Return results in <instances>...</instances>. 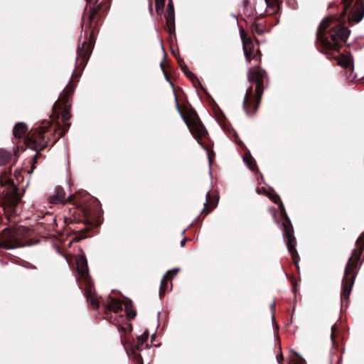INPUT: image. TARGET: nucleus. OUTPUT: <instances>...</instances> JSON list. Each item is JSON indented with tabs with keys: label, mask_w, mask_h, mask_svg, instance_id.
<instances>
[{
	"label": "nucleus",
	"mask_w": 364,
	"mask_h": 364,
	"mask_svg": "<svg viewBox=\"0 0 364 364\" xmlns=\"http://www.w3.org/2000/svg\"><path fill=\"white\" fill-rule=\"evenodd\" d=\"M329 20H323L317 30V39L321 44L327 49L338 50L341 45L336 30L331 31L329 36L325 33V30L328 27Z\"/></svg>",
	"instance_id": "f257e3e1"
},
{
	"label": "nucleus",
	"mask_w": 364,
	"mask_h": 364,
	"mask_svg": "<svg viewBox=\"0 0 364 364\" xmlns=\"http://www.w3.org/2000/svg\"><path fill=\"white\" fill-rule=\"evenodd\" d=\"M354 0H341L343 6V15L355 23L360 22L364 17V0H357L353 5Z\"/></svg>",
	"instance_id": "f03ea898"
},
{
	"label": "nucleus",
	"mask_w": 364,
	"mask_h": 364,
	"mask_svg": "<svg viewBox=\"0 0 364 364\" xmlns=\"http://www.w3.org/2000/svg\"><path fill=\"white\" fill-rule=\"evenodd\" d=\"M358 257L356 256V251L354 250L350 258L349 259L348 264L345 269V277L343 279V288L341 296L342 299H346L349 297L351 292V289L354 283L355 277H348L350 272V269L355 265Z\"/></svg>",
	"instance_id": "7ed1b4c3"
},
{
	"label": "nucleus",
	"mask_w": 364,
	"mask_h": 364,
	"mask_svg": "<svg viewBox=\"0 0 364 364\" xmlns=\"http://www.w3.org/2000/svg\"><path fill=\"white\" fill-rule=\"evenodd\" d=\"M266 75V72L257 68H252L248 75L247 79L249 82H255L257 83L255 92L257 95V102H259L262 92L263 90L262 80Z\"/></svg>",
	"instance_id": "20e7f679"
},
{
	"label": "nucleus",
	"mask_w": 364,
	"mask_h": 364,
	"mask_svg": "<svg viewBox=\"0 0 364 364\" xmlns=\"http://www.w3.org/2000/svg\"><path fill=\"white\" fill-rule=\"evenodd\" d=\"M284 228V235L287 237V246L288 248V251L291 254L292 258L294 260V263L298 266L299 262L296 260V257H298V252L296 249V238L294 236V232L292 228L286 223H283Z\"/></svg>",
	"instance_id": "39448f33"
},
{
	"label": "nucleus",
	"mask_w": 364,
	"mask_h": 364,
	"mask_svg": "<svg viewBox=\"0 0 364 364\" xmlns=\"http://www.w3.org/2000/svg\"><path fill=\"white\" fill-rule=\"evenodd\" d=\"M20 245H18V242L15 234L7 230H4L2 239L0 240V247H3L7 250H13Z\"/></svg>",
	"instance_id": "423d86ee"
},
{
	"label": "nucleus",
	"mask_w": 364,
	"mask_h": 364,
	"mask_svg": "<svg viewBox=\"0 0 364 364\" xmlns=\"http://www.w3.org/2000/svg\"><path fill=\"white\" fill-rule=\"evenodd\" d=\"M18 191L17 186L9 179L0 178V193L9 197L14 196Z\"/></svg>",
	"instance_id": "0eeeda50"
},
{
	"label": "nucleus",
	"mask_w": 364,
	"mask_h": 364,
	"mask_svg": "<svg viewBox=\"0 0 364 364\" xmlns=\"http://www.w3.org/2000/svg\"><path fill=\"white\" fill-rule=\"evenodd\" d=\"M241 39L245 58L247 62H250L252 60V54L253 50L252 42L250 38L245 36L243 33H241Z\"/></svg>",
	"instance_id": "6e6552de"
},
{
	"label": "nucleus",
	"mask_w": 364,
	"mask_h": 364,
	"mask_svg": "<svg viewBox=\"0 0 364 364\" xmlns=\"http://www.w3.org/2000/svg\"><path fill=\"white\" fill-rule=\"evenodd\" d=\"M91 53L90 45H87L86 42H83L82 43L81 47H78L77 49V58L76 60H81L80 63H86L88 60L90 55Z\"/></svg>",
	"instance_id": "1a4fd4ad"
},
{
	"label": "nucleus",
	"mask_w": 364,
	"mask_h": 364,
	"mask_svg": "<svg viewBox=\"0 0 364 364\" xmlns=\"http://www.w3.org/2000/svg\"><path fill=\"white\" fill-rule=\"evenodd\" d=\"M76 267L80 277L85 278L88 273V267L87 259L84 256L77 257Z\"/></svg>",
	"instance_id": "9d476101"
},
{
	"label": "nucleus",
	"mask_w": 364,
	"mask_h": 364,
	"mask_svg": "<svg viewBox=\"0 0 364 364\" xmlns=\"http://www.w3.org/2000/svg\"><path fill=\"white\" fill-rule=\"evenodd\" d=\"M179 270H180L179 268L176 267V268H173L172 269L167 271L166 274L164 275V277L161 279V287H160V290H159L160 294L162 291H165L168 281L169 279H171L175 275H176L178 274V272H179Z\"/></svg>",
	"instance_id": "9b49d317"
},
{
	"label": "nucleus",
	"mask_w": 364,
	"mask_h": 364,
	"mask_svg": "<svg viewBox=\"0 0 364 364\" xmlns=\"http://www.w3.org/2000/svg\"><path fill=\"white\" fill-rule=\"evenodd\" d=\"M28 131V126L24 122H18L13 129V134L15 138H21Z\"/></svg>",
	"instance_id": "f8f14e48"
},
{
	"label": "nucleus",
	"mask_w": 364,
	"mask_h": 364,
	"mask_svg": "<svg viewBox=\"0 0 364 364\" xmlns=\"http://www.w3.org/2000/svg\"><path fill=\"white\" fill-rule=\"evenodd\" d=\"M338 33V38L340 41L346 42L349 37L350 31L345 27H341L336 30Z\"/></svg>",
	"instance_id": "ddd939ff"
},
{
	"label": "nucleus",
	"mask_w": 364,
	"mask_h": 364,
	"mask_svg": "<svg viewBox=\"0 0 364 364\" xmlns=\"http://www.w3.org/2000/svg\"><path fill=\"white\" fill-rule=\"evenodd\" d=\"M11 154L9 151L0 149V166L6 164L11 159Z\"/></svg>",
	"instance_id": "4468645a"
},
{
	"label": "nucleus",
	"mask_w": 364,
	"mask_h": 364,
	"mask_svg": "<svg viewBox=\"0 0 364 364\" xmlns=\"http://www.w3.org/2000/svg\"><path fill=\"white\" fill-rule=\"evenodd\" d=\"M124 309L127 312V316L132 318L136 316V313L132 309V303L130 299H126V301L124 304Z\"/></svg>",
	"instance_id": "2eb2a0df"
},
{
	"label": "nucleus",
	"mask_w": 364,
	"mask_h": 364,
	"mask_svg": "<svg viewBox=\"0 0 364 364\" xmlns=\"http://www.w3.org/2000/svg\"><path fill=\"white\" fill-rule=\"evenodd\" d=\"M243 161L247 164L248 168L253 171L255 166V161L254 158L250 155V154H246L245 156H243Z\"/></svg>",
	"instance_id": "dca6fc26"
},
{
	"label": "nucleus",
	"mask_w": 364,
	"mask_h": 364,
	"mask_svg": "<svg viewBox=\"0 0 364 364\" xmlns=\"http://www.w3.org/2000/svg\"><path fill=\"white\" fill-rule=\"evenodd\" d=\"M65 194L63 189L60 188L59 189H58L56 195L53 198H51V201H53V202H56V201L63 202V200L65 199Z\"/></svg>",
	"instance_id": "f3484780"
},
{
	"label": "nucleus",
	"mask_w": 364,
	"mask_h": 364,
	"mask_svg": "<svg viewBox=\"0 0 364 364\" xmlns=\"http://www.w3.org/2000/svg\"><path fill=\"white\" fill-rule=\"evenodd\" d=\"M92 1L93 0H87V4L89 5L90 9V14L89 16V19H90V20H92L95 18V16L97 14V9H98V7L96 6L95 5L92 6Z\"/></svg>",
	"instance_id": "a211bd4d"
},
{
	"label": "nucleus",
	"mask_w": 364,
	"mask_h": 364,
	"mask_svg": "<svg viewBox=\"0 0 364 364\" xmlns=\"http://www.w3.org/2000/svg\"><path fill=\"white\" fill-rule=\"evenodd\" d=\"M270 199L272 200L273 203L276 204L278 203L279 202L280 203L281 213L282 214H284L285 216H287L285 208L284 207L283 203L281 201L280 197L278 195H276L274 196L270 197Z\"/></svg>",
	"instance_id": "6ab92c4d"
},
{
	"label": "nucleus",
	"mask_w": 364,
	"mask_h": 364,
	"mask_svg": "<svg viewBox=\"0 0 364 364\" xmlns=\"http://www.w3.org/2000/svg\"><path fill=\"white\" fill-rule=\"evenodd\" d=\"M196 130L198 133V134L201 136H205L207 134V131L204 126L201 124L200 122L196 123Z\"/></svg>",
	"instance_id": "aec40b11"
},
{
	"label": "nucleus",
	"mask_w": 364,
	"mask_h": 364,
	"mask_svg": "<svg viewBox=\"0 0 364 364\" xmlns=\"http://www.w3.org/2000/svg\"><path fill=\"white\" fill-rule=\"evenodd\" d=\"M112 309L114 312H118L123 308L122 304L117 299H112Z\"/></svg>",
	"instance_id": "412c9836"
},
{
	"label": "nucleus",
	"mask_w": 364,
	"mask_h": 364,
	"mask_svg": "<svg viewBox=\"0 0 364 364\" xmlns=\"http://www.w3.org/2000/svg\"><path fill=\"white\" fill-rule=\"evenodd\" d=\"M166 20V26L168 27V31L171 34L175 33V19H168Z\"/></svg>",
	"instance_id": "4be33fe9"
},
{
	"label": "nucleus",
	"mask_w": 364,
	"mask_h": 364,
	"mask_svg": "<svg viewBox=\"0 0 364 364\" xmlns=\"http://www.w3.org/2000/svg\"><path fill=\"white\" fill-rule=\"evenodd\" d=\"M155 4H156V10L159 13V11L163 10V9L164 7V4H165V0H155Z\"/></svg>",
	"instance_id": "5701e85b"
},
{
	"label": "nucleus",
	"mask_w": 364,
	"mask_h": 364,
	"mask_svg": "<svg viewBox=\"0 0 364 364\" xmlns=\"http://www.w3.org/2000/svg\"><path fill=\"white\" fill-rule=\"evenodd\" d=\"M297 358L291 361V364H305V360L303 357L299 355L297 352H294Z\"/></svg>",
	"instance_id": "b1692460"
},
{
	"label": "nucleus",
	"mask_w": 364,
	"mask_h": 364,
	"mask_svg": "<svg viewBox=\"0 0 364 364\" xmlns=\"http://www.w3.org/2000/svg\"><path fill=\"white\" fill-rule=\"evenodd\" d=\"M134 358L136 364H144V361L141 354L134 353Z\"/></svg>",
	"instance_id": "393cba45"
},
{
	"label": "nucleus",
	"mask_w": 364,
	"mask_h": 364,
	"mask_svg": "<svg viewBox=\"0 0 364 364\" xmlns=\"http://www.w3.org/2000/svg\"><path fill=\"white\" fill-rule=\"evenodd\" d=\"M181 69H182L183 72L184 73V74H185L186 76H188V77H190L191 76H193V73H191V72L188 69V68H187V66H186V65H182L181 64Z\"/></svg>",
	"instance_id": "a878e982"
},
{
	"label": "nucleus",
	"mask_w": 364,
	"mask_h": 364,
	"mask_svg": "<svg viewBox=\"0 0 364 364\" xmlns=\"http://www.w3.org/2000/svg\"><path fill=\"white\" fill-rule=\"evenodd\" d=\"M166 18L168 19H175V12L174 10H167Z\"/></svg>",
	"instance_id": "bb28decb"
},
{
	"label": "nucleus",
	"mask_w": 364,
	"mask_h": 364,
	"mask_svg": "<svg viewBox=\"0 0 364 364\" xmlns=\"http://www.w3.org/2000/svg\"><path fill=\"white\" fill-rule=\"evenodd\" d=\"M250 92V90L247 91V92L244 97V99H243V109L247 115H249V111L246 108V104H247V96L249 95Z\"/></svg>",
	"instance_id": "cd10ccee"
},
{
	"label": "nucleus",
	"mask_w": 364,
	"mask_h": 364,
	"mask_svg": "<svg viewBox=\"0 0 364 364\" xmlns=\"http://www.w3.org/2000/svg\"><path fill=\"white\" fill-rule=\"evenodd\" d=\"M63 121H67L70 118V114L68 110H65L62 114Z\"/></svg>",
	"instance_id": "c85d7f7f"
},
{
	"label": "nucleus",
	"mask_w": 364,
	"mask_h": 364,
	"mask_svg": "<svg viewBox=\"0 0 364 364\" xmlns=\"http://www.w3.org/2000/svg\"><path fill=\"white\" fill-rule=\"evenodd\" d=\"M205 196H206V200H205V202L204 203V208H203L202 212L205 211V208L208 205V203H209L208 200H209L210 197V191H208V192L206 193Z\"/></svg>",
	"instance_id": "c756f323"
},
{
	"label": "nucleus",
	"mask_w": 364,
	"mask_h": 364,
	"mask_svg": "<svg viewBox=\"0 0 364 364\" xmlns=\"http://www.w3.org/2000/svg\"><path fill=\"white\" fill-rule=\"evenodd\" d=\"M90 303H91V304H92V306L93 307H95V308H98V306H99V303H98V301H97L95 299H94V298H92H92H90Z\"/></svg>",
	"instance_id": "7c9ffc66"
},
{
	"label": "nucleus",
	"mask_w": 364,
	"mask_h": 364,
	"mask_svg": "<svg viewBox=\"0 0 364 364\" xmlns=\"http://www.w3.org/2000/svg\"><path fill=\"white\" fill-rule=\"evenodd\" d=\"M167 10H174L173 3L170 1L167 6Z\"/></svg>",
	"instance_id": "2f4dec72"
},
{
	"label": "nucleus",
	"mask_w": 364,
	"mask_h": 364,
	"mask_svg": "<svg viewBox=\"0 0 364 364\" xmlns=\"http://www.w3.org/2000/svg\"><path fill=\"white\" fill-rule=\"evenodd\" d=\"M255 31H256L258 34H262V33H263V29L259 28L258 26H257V27H256V28H255Z\"/></svg>",
	"instance_id": "473e14b6"
},
{
	"label": "nucleus",
	"mask_w": 364,
	"mask_h": 364,
	"mask_svg": "<svg viewBox=\"0 0 364 364\" xmlns=\"http://www.w3.org/2000/svg\"><path fill=\"white\" fill-rule=\"evenodd\" d=\"M142 346H143V343H140V344H137V345L136 346V349L137 350H142V348H142Z\"/></svg>",
	"instance_id": "72a5a7b5"
},
{
	"label": "nucleus",
	"mask_w": 364,
	"mask_h": 364,
	"mask_svg": "<svg viewBox=\"0 0 364 364\" xmlns=\"http://www.w3.org/2000/svg\"><path fill=\"white\" fill-rule=\"evenodd\" d=\"M264 3L265 4L266 6H265V9L269 7L270 5L269 4V1L268 0H264Z\"/></svg>",
	"instance_id": "f704fd0d"
},
{
	"label": "nucleus",
	"mask_w": 364,
	"mask_h": 364,
	"mask_svg": "<svg viewBox=\"0 0 364 364\" xmlns=\"http://www.w3.org/2000/svg\"><path fill=\"white\" fill-rule=\"evenodd\" d=\"M180 244H181V245L182 247L185 246V244H186V240H185V239L182 240L181 241Z\"/></svg>",
	"instance_id": "c9c22d12"
},
{
	"label": "nucleus",
	"mask_w": 364,
	"mask_h": 364,
	"mask_svg": "<svg viewBox=\"0 0 364 364\" xmlns=\"http://www.w3.org/2000/svg\"><path fill=\"white\" fill-rule=\"evenodd\" d=\"M176 107H177V109H178V112H181V111H180V108H179V105H178V104L177 98H176Z\"/></svg>",
	"instance_id": "e433bc0d"
},
{
	"label": "nucleus",
	"mask_w": 364,
	"mask_h": 364,
	"mask_svg": "<svg viewBox=\"0 0 364 364\" xmlns=\"http://www.w3.org/2000/svg\"><path fill=\"white\" fill-rule=\"evenodd\" d=\"M362 240H363L362 236H360L359 238L357 240V242L358 243V242H361Z\"/></svg>",
	"instance_id": "4c0bfd02"
},
{
	"label": "nucleus",
	"mask_w": 364,
	"mask_h": 364,
	"mask_svg": "<svg viewBox=\"0 0 364 364\" xmlns=\"http://www.w3.org/2000/svg\"><path fill=\"white\" fill-rule=\"evenodd\" d=\"M160 67H161V68L162 69V70H163L164 73L165 74V72H164V67H163V63H161V64H160Z\"/></svg>",
	"instance_id": "58836bf2"
},
{
	"label": "nucleus",
	"mask_w": 364,
	"mask_h": 364,
	"mask_svg": "<svg viewBox=\"0 0 364 364\" xmlns=\"http://www.w3.org/2000/svg\"><path fill=\"white\" fill-rule=\"evenodd\" d=\"M208 159H209V164H210L211 159H210V156L209 154H208Z\"/></svg>",
	"instance_id": "ea45409f"
},
{
	"label": "nucleus",
	"mask_w": 364,
	"mask_h": 364,
	"mask_svg": "<svg viewBox=\"0 0 364 364\" xmlns=\"http://www.w3.org/2000/svg\"><path fill=\"white\" fill-rule=\"evenodd\" d=\"M282 358H283V356L282 355V356H281V358H277V362H278V363H279V362H280V360H281V359H282Z\"/></svg>",
	"instance_id": "a19ab883"
},
{
	"label": "nucleus",
	"mask_w": 364,
	"mask_h": 364,
	"mask_svg": "<svg viewBox=\"0 0 364 364\" xmlns=\"http://www.w3.org/2000/svg\"><path fill=\"white\" fill-rule=\"evenodd\" d=\"M282 358H283V356L282 355V356H281V358H277V362H278V363H279V362H280V360H281V359H282Z\"/></svg>",
	"instance_id": "79ce46f5"
},
{
	"label": "nucleus",
	"mask_w": 364,
	"mask_h": 364,
	"mask_svg": "<svg viewBox=\"0 0 364 364\" xmlns=\"http://www.w3.org/2000/svg\"><path fill=\"white\" fill-rule=\"evenodd\" d=\"M282 358H283V356L282 355V356H281V358H277V362H278V363H279V362H280V360H281V359H282Z\"/></svg>",
	"instance_id": "37998d69"
},
{
	"label": "nucleus",
	"mask_w": 364,
	"mask_h": 364,
	"mask_svg": "<svg viewBox=\"0 0 364 364\" xmlns=\"http://www.w3.org/2000/svg\"><path fill=\"white\" fill-rule=\"evenodd\" d=\"M331 340L333 341V332L331 333Z\"/></svg>",
	"instance_id": "c03bdc74"
},
{
	"label": "nucleus",
	"mask_w": 364,
	"mask_h": 364,
	"mask_svg": "<svg viewBox=\"0 0 364 364\" xmlns=\"http://www.w3.org/2000/svg\"><path fill=\"white\" fill-rule=\"evenodd\" d=\"M334 328H335V325H333V326H332V327H331V330H332V331H334Z\"/></svg>",
	"instance_id": "a18cd8bd"
},
{
	"label": "nucleus",
	"mask_w": 364,
	"mask_h": 364,
	"mask_svg": "<svg viewBox=\"0 0 364 364\" xmlns=\"http://www.w3.org/2000/svg\"><path fill=\"white\" fill-rule=\"evenodd\" d=\"M149 10L151 11H152V6L151 4L149 5Z\"/></svg>",
	"instance_id": "49530a36"
},
{
	"label": "nucleus",
	"mask_w": 364,
	"mask_h": 364,
	"mask_svg": "<svg viewBox=\"0 0 364 364\" xmlns=\"http://www.w3.org/2000/svg\"><path fill=\"white\" fill-rule=\"evenodd\" d=\"M274 307V304H271L270 308L273 309Z\"/></svg>",
	"instance_id": "de8ad7c7"
},
{
	"label": "nucleus",
	"mask_w": 364,
	"mask_h": 364,
	"mask_svg": "<svg viewBox=\"0 0 364 364\" xmlns=\"http://www.w3.org/2000/svg\"><path fill=\"white\" fill-rule=\"evenodd\" d=\"M166 53H164V58L165 59V58H166Z\"/></svg>",
	"instance_id": "09e8293b"
},
{
	"label": "nucleus",
	"mask_w": 364,
	"mask_h": 364,
	"mask_svg": "<svg viewBox=\"0 0 364 364\" xmlns=\"http://www.w3.org/2000/svg\"><path fill=\"white\" fill-rule=\"evenodd\" d=\"M147 337H148V334H146V335H145V338H144V339H146V338H147Z\"/></svg>",
	"instance_id": "8fccbe9b"
},
{
	"label": "nucleus",
	"mask_w": 364,
	"mask_h": 364,
	"mask_svg": "<svg viewBox=\"0 0 364 364\" xmlns=\"http://www.w3.org/2000/svg\"><path fill=\"white\" fill-rule=\"evenodd\" d=\"M209 213H210V210H208L206 212V215H208Z\"/></svg>",
	"instance_id": "3c124183"
},
{
	"label": "nucleus",
	"mask_w": 364,
	"mask_h": 364,
	"mask_svg": "<svg viewBox=\"0 0 364 364\" xmlns=\"http://www.w3.org/2000/svg\"><path fill=\"white\" fill-rule=\"evenodd\" d=\"M161 312L160 311H158V316H159Z\"/></svg>",
	"instance_id": "603ef678"
}]
</instances>
